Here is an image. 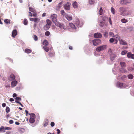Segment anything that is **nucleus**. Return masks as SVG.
Here are the masks:
<instances>
[{
    "label": "nucleus",
    "instance_id": "f257e3e1",
    "mask_svg": "<svg viewBox=\"0 0 134 134\" xmlns=\"http://www.w3.org/2000/svg\"><path fill=\"white\" fill-rule=\"evenodd\" d=\"M119 11L120 12V15L124 16L129 14V11L127 8L125 7H120L119 8Z\"/></svg>",
    "mask_w": 134,
    "mask_h": 134
},
{
    "label": "nucleus",
    "instance_id": "f03ea898",
    "mask_svg": "<svg viewBox=\"0 0 134 134\" xmlns=\"http://www.w3.org/2000/svg\"><path fill=\"white\" fill-rule=\"evenodd\" d=\"M50 18L53 22L54 24L57 21V16L56 14H53L52 15Z\"/></svg>",
    "mask_w": 134,
    "mask_h": 134
},
{
    "label": "nucleus",
    "instance_id": "7ed1b4c3",
    "mask_svg": "<svg viewBox=\"0 0 134 134\" xmlns=\"http://www.w3.org/2000/svg\"><path fill=\"white\" fill-rule=\"evenodd\" d=\"M55 24L58 27L61 29H65L64 26L63 24L57 21Z\"/></svg>",
    "mask_w": 134,
    "mask_h": 134
},
{
    "label": "nucleus",
    "instance_id": "20e7f679",
    "mask_svg": "<svg viewBox=\"0 0 134 134\" xmlns=\"http://www.w3.org/2000/svg\"><path fill=\"white\" fill-rule=\"evenodd\" d=\"M106 46L105 45H103L98 47L96 48V51L98 52H99L101 51L104 50L106 48Z\"/></svg>",
    "mask_w": 134,
    "mask_h": 134
},
{
    "label": "nucleus",
    "instance_id": "39448f33",
    "mask_svg": "<svg viewBox=\"0 0 134 134\" xmlns=\"http://www.w3.org/2000/svg\"><path fill=\"white\" fill-rule=\"evenodd\" d=\"M101 42V41L99 39H96L93 40L92 41L93 45L94 46H96L99 44Z\"/></svg>",
    "mask_w": 134,
    "mask_h": 134
},
{
    "label": "nucleus",
    "instance_id": "423d86ee",
    "mask_svg": "<svg viewBox=\"0 0 134 134\" xmlns=\"http://www.w3.org/2000/svg\"><path fill=\"white\" fill-rule=\"evenodd\" d=\"M131 0H121L120 1V4H126L128 3H130Z\"/></svg>",
    "mask_w": 134,
    "mask_h": 134
},
{
    "label": "nucleus",
    "instance_id": "0eeeda50",
    "mask_svg": "<svg viewBox=\"0 0 134 134\" xmlns=\"http://www.w3.org/2000/svg\"><path fill=\"white\" fill-rule=\"evenodd\" d=\"M70 4L69 3L67 2L64 5V8L65 10H69L70 8Z\"/></svg>",
    "mask_w": 134,
    "mask_h": 134
},
{
    "label": "nucleus",
    "instance_id": "6e6552de",
    "mask_svg": "<svg viewBox=\"0 0 134 134\" xmlns=\"http://www.w3.org/2000/svg\"><path fill=\"white\" fill-rule=\"evenodd\" d=\"M94 37L96 38H100L102 36V35L99 33H96L94 35Z\"/></svg>",
    "mask_w": 134,
    "mask_h": 134
},
{
    "label": "nucleus",
    "instance_id": "1a4fd4ad",
    "mask_svg": "<svg viewBox=\"0 0 134 134\" xmlns=\"http://www.w3.org/2000/svg\"><path fill=\"white\" fill-rule=\"evenodd\" d=\"M120 43L121 44L126 45L127 44V42L124 40L122 39L120 40Z\"/></svg>",
    "mask_w": 134,
    "mask_h": 134
},
{
    "label": "nucleus",
    "instance_id": "9d476101",
    "mask_svg": "<svg viewBox=\"0 0 134 134\" xmlns=\"http://www.w3.org/2000/svg\"><path fill=\"white\" fill-rule=\"evenodd\" d=\"M18 82L16 81H12L11 83V85L12 87L13 88L17 84Z\"/></svg>",
    "mask_w": 134,
    "mask_h": 134
},
{
    "label": "nucleus",
    "instance_id": "9b49d317",
    "mask_svg": "<svg viewBox=\"0 0 134 134\" xmlns=\"http://www.w3.org/2000/svg\"><path fill=\"white\" fill-rule=\"evenodd\" d=\"M123 83H122L120 82H118L116 84V86L120 88H122L123 87Z\"/></svg>",
    "mask_w": 134,
    "mask_h": 134
},
{
    "label": "nucleus",
    "instance_id": "f8f14e48",
    "mask_svg": "<svg viewBox=\"0 0 134 134\" xmlns=\"http://www.w3.org/2000/svg\"><path fill=\"white\" fill-rule=\"evenodd\" d=\"M49 122V120L48 119H45L43 122V126L44 127L47 126L48 125Z\"/></svg>",
    "mask_w": 134,
    "mask_h": 134
},
{
    "label": "nucleus",
    "instance_id": "ddd939ff",
    "mask_svg": "<svg viewBox=\"0 0 134 134\" xmlns=\"http://www.w3.org/2000/svg\"><path fill=\"white\" fill-rule=\"evenodd\" d=\"M15 76L13 74H12L9 76V80L10 81H12L15 79Z\"/></svg>",
    "mask_w": 134,
    "mask_h": 134
},
{
    "label": "nucleus",
    "instance_id": "4468645a",
    "mask_svg": "<svg viewBox=\"0 0 134 134\" xmlns=\"http://www.w3.org/2000/svg\"><path fill=\"white\" fill-rule=\"evenodd\" d=\"M17 32L16 30H14L12 31V36L13 37H14L15 36L17 35Z\"/></svg>",
    "mask_w": 134,
    "mask_h": 134
},
{
    "label": "nucleus",
    "instance_id": "2eb2a0df",
    "mask_svg": "<svg viewBox=\"0 0 134 134\" xmlns=\"http://www.w3.org/2000/svg\"><path fill=\"white\" fill-rule=\"evenodd\" d=\"M65 17L69 21L71 20L72 19V16L68 15V14L66 15Z\"/></svg>",
    "mask_w": 134,
    "mask_h": 134
},
{
    "label": "nucleus",
    "instance_id": "dca6fc26",
    "mask_svg": "<svg viewBox=\"0 0 134 134\" xmlns=\"http://www.w3.org/2000/svg\"><path fill=\"white\" fill-rule=\"evenodd\" d=\"M48 55L50 57H53L54 56L55 53L54 52H50L48 53Z\"/></svg>",
    "mask_w": 134,
    "mask_h": 134
},
{
    "label": "nucleus",
    "instance_id": "f3484780",
    "mask_svg": "<svg viewBox=\"0 0 134 134\" xmlns=\"http://www.w3.org/2000/svg\"><path fill=\"white\" fill-rule=\"evenodd\" d=\"M50 27V26L46 24V25L44 26L43 29L45 30L46 31L48 30Z\"/></svg>",
    "mask_w": 134,
    "mask_h": 134
},
{
    "label": "nucleus",
    "instance_id": "a211bd4d",
    "mask_svg": "<svg viewBox=\"0 0 134 134\" xmlns=\"http://www.w3.org/2000/svg\"><path fill=\"white\" fill-rule=\"evenodd\" d=\"M69 26L72 29H74L75 28V25L72 23L69 24Z\"/></svg>",
    "mask_w": 134,
    "mask_h": 134
},
{
    "label": "nucleus",
    "instance_id": "6ab92c4d",
    "mask_svg": "<svg viewBox=\"0 0 134 134\" xmlns=\"http://www.w3.org/2000/svg\"><path fill=\"white\" fill-rule=\"evenodd\" d=\"M28 114L30 115V118H32L35 119V115L33 113H29Z\"/></svg>",
    "mask_w": 134,
    "mask_h": 134
},
{
    "label": "nucleus",
    "instance_id": "aec40b11",
    "mask_svg": "<svg viewBox=\"0 0 134 134\" xmlns=\"http://www.w3.org/2000/svg\"><path fill=\"white\" fill-rule=\"evenodd\" d=\"M46 22L47 23L46 24L51 26L52 23L51 21L50 20L47 19L46 21Z\"/></svg>",
    "mask_w": 134,
    "mask_h": 134
},
{
    "label": "nucleus",
    "instance_id": "412c9836",
    "mask_svg": "<svg viewBox=\"0 0 134 134\" xmlns=\"http://www.w3.org/2000/svg\"><path fill=\"white\" fill-rule=\"evenodd\" d=\"M43 44L44 45L46 46L48 45V41L46 40H44L43 43Z\"/></svg>",
    "mask_w": 134,
    "mask_h": 134
},
{
    "label": "nucleus",
    "instance_id": "4be33fe9",
    "mask_svg": "<svg viewBox=\"0 0 134 134\" xmlns=\"http://www.w3.org/2000/svg\"><path fill=\"white\" fill-rule=\"evenodd\" d=\"M25 52L27 53H30L32 51L29 49L26 48L25 49Z\"/></svg>",
    "mask_w": 134,
    "mask_h": 134
},
{
    "label": "nucleus",
    "instance_id": "5701e85b",
    "mask_svg": "<svg viewBox=\"0 0 134 134\" xmlns=\"http://www.w3.org/2000/svg\"><path fill=\"white\" fill-rule=\"evenodd\" d=\"M43 48L46 52H48L49 49V47L46 46H43Z\"/></svg>",
    "mask_w": 134,
    "mask_h": 134
},
{
    "label": "nucleus",
    "instance_id": "b1692460",
    "mask_svg": "<svg viewBox=\"0 0 134 134\" xmlns=\"http://www.w3.org/2000/svg\"><path fill=\"white\" fill-rule=\"evenodd\" d=\"M116 57V55L115 54H112L110 56V59L111 60H113Z\"/></svg>",
    "mask_w": 134,
    "mask_h": 134
},
{
    "label": "nucleus",
    "instance_id": "393cba45",
    "mask_svg": "<svg viewBox=\"0 0 134 134\" xmlns=\"http://www.w3.org/2000/svg\"><path fill=\"white\" fill-rule=\"evenodd\" d=\"M72 5L75 8H77V3L76 2H75L73 3Z\"/></svg>",
    "mask_w": 134,
    "mask_h": 134
},
{
    "label": "nucleus",
    "instance_id": "a878e982",
    "mask_svg": "<svg viewBox=\"0 0 134 134\" xmlns=\"http://www.w3.org/2000/svg\"><path fill=\"white\" fill-rule=\"evenodd\" d=\"M35 119L30 118L29 119V122L31 123H33L35 121Z\"/></svg>",
    "mask_w": 134,
    "mask_h": 134
},
{
    "label": "nucleus",
    "instance_id": "bb28decb",
    "mask_svg": "<svg viewBox=\"0 0 134 134\" xmlns=\"http://www.w3.org/2000/svg\"><path fill=\"white\" fill-rule=\"evenodd\" d=\"M61 14L63 16H65L67 14L65 13V12H64V11L62 10H61Z\"/></svg>",
    "mask_w": 134,
    "mask_h": 134
},
{
    "label": "nucleus",
    "instance_id": "cd10ccee",
    "mask_svg": "<svg viewBox=\"0 0 134 134\" xmlns=\"http://www.w3.org/2000/svg\"><path fill=\"white\" fill-rule=\"evenodd\" d=\"M61 3H62V2H60L59 3V5L56 8V10H59L60 9V8H61V6L60 5V4H61Z\"/></svg>",
    "mask_w": 134,
    "mask_h": 134
},
{
    "label": "nucleus",
    "instance_id": "c85d7f7f",
    "mask_svg": "<svg viewBox=\"0 0 134 134\" xmlns=\"http://www.w3.org/2000/svg\"><path fill=\"white\" fill-rule=\"evenodd\" d=\"M5 130V128L3 126H2L0 128V131H2L4 132H5V131L4 130Z\"/></svg>",
    "mask_w": 134,
    "mask_h": 134
},
{
    "label": "nucleus",
    "instance_id": "c756f323",
    "mask_svg": "<svg viewBox=\"0 0 134 134\" xmlns=\"http://www.w3.org/2000/svg\"><path fill=\"white\" fill-rule=\"evenodd\" d=\"M120 64L121 66L122 67H125V63L123 62H121Z\"/></svg>",
    "mask_w": 134,
    "mask_h": 134
},
{
    "label": "nucleus",
    "instance_id": "7c9ffc66",
    "mask_svg": "<svg viewBox=\"0 0 134 134\" xmlns=\"http://www.w3.org/2000/svg\"><path fill=\"white\" fill-rule=\"evenodd\" d=\"M128 77L129 79H133V76L132 75L130 74L128 75Z\"/></svg>",
    "mask_w": 134,
    "mask_h": 134
},
{
    "label": "nucleus",
    "instance_id": "2f4dec72",
    "mask_svg": "<svg viewBox=\"0 0 134 134\" xmlns=\"http://www.w3.org/2000/svg\"><path fill=\"white\" fill-rule=\"evenodd\" d=\"M121 21L122 23H126L127 22V20L125 18L121 19Z\"/></svg>",
    "mask_w": 134,
    "mask_h": 134
},
{
    "label": "nucleus",
    "instance_id": "473e14b6",
    "mask_svg": "<svg viewBox=\"0 0 134 134\" xmlns=\"http://www.w3.org/2000/svg\"><path fill=\"white\" fill-rule=\"evenodd\" d=\"M5 111L7 113H9L10 111L9 108L8 107H7L5 109Z\"/></svg>",
    "mask_w": 134,
    "mask_h": 134
},
{
    "label": "nucleus",
    "instance_id": "72a5a7b5",
    "mask_svg": "<svg viewBox=\"0 0 134 134\" xmlns=\"http://www.w3.org/2000/svg\"><path fill=\"white\" fill-rule=\"evenodd\" d=\"M4 22L7 24L8 23L9 24L10 23V20L8 19H6L4 20Z\"/></svg>",
    "mask_w": 134,
    "mask_h": 134
},
{
    "label": "nucleus",
    "instance_id": "f704fd0d",
    "mask_svg": "<svg viewBox=\"0 0 134 134\" xmlns=\"http://www.w3.org/2000/svg\"><path fill=\"white\" fill-rule=\"evenodd\" d=\"M115 37L117 39L116 40H119V41L120 40H121L120 36H119L118 35H115Z\"/></svg>",
    "mask_w": 134,
    "mask_h": 134
},
{
    "label": "nucleus",
    "instance_id": "c9c22d12",
    "mask_svg": "<svg viewBox=\"0 0 134 134\" xmlns=\"http://www.w3.org/2000/svg\"><path fill=\"white\" fill-rule=\"evenodd\" d=\"M28 21L26 19H25L24 20V24L25 25H26L28 24Z\"/></svg>",
    "mask_w": 134,
    "mask_h": 134
},
{
    "label": "nucleus",
    "instance_id": "e433bc0d",
    "mask_svg": "<svg viewBox=\"0 0 134 134\" xmlns=\"http://www.w3.org/2000/svg\"><path fill=\"white\" fill-rule=\"evenodd\" d=\"M76 24L78 25L80 27L81 26V25H80V21L78 19H77L76 20Z\"/></svg>",
    "mask_w": 134,
    "mask_h": 134
},
{
    "label": "nucleus",
    "instance_id": "4c0bfd02",
    "mask_svg": "<svg viewBox=\"0 0 134 134\" xmlns=\"http://www.w3.org/2000/svg\"><path fill=\"white\" fill-rule=\"evenodd\" d=\"M40 21V19L38 18H35L34 21L35 23H38Z\"/></svg>",
    "mask_w": 134,
    "mask_h": 134
},
{
    "label": "nucleus",
    "instance_id": "58836bf2",
    "mask_svg": "<svg viewBox=\"0 0 134 134\" xmlns=\"http://www.w3.org/2000/svg\"><path fill=\"white\" fill-rule=\"evenodd\" d=\"M127 53V51H126V50L123 51L121 52V54L122 55H125Z\"/></svg>",
    "mask_w": 134,
    "mask_h": 134
},
{
    "label": "nucleus",
    "instance_id": "ea45409f",
    "mask_svg": "<svg viewBox=\"0 0 134 134\" xmlns=\"http://www.w3.org/2000/svg\"><path fill=\"white\" fill-rule=\"evenodd\" d=\"M104 24V23L103 21H102L100 22L99 24L100 26L101 27H102L103 26Z\"/></svg>",
    "mask_w": 134,
    "mask_h": 134
},
{
    "label": "nucleus",
    "instance_id": "a19ab883",
    "mask_svg": "<svg viewBox=\"0 0 134 134\" xmlns=\"http://www.w3.org/2000/svg\"><path fill=\"white\" fill-rule=\"evenodd\" d=\"M103 10L102 9V7H101L100 8V10H99V14L100 15H102L103 14Z\"/></svg>",
    "mask_w": 134,
    "mask_h": 134
},
{
    "label": "nucleus",
    "instance_id": "79ce46f5",
    "mask_svg": "<svg viewBox=\"0 0 134 134\" xmlns=\"http://www.w3.org/2000/svg\"><path fill=\"white\" fill-rule=\"evenodd\" d=\"M29 10L33 12H35V10L33 8H31V7H29Z\"/></svg>",
    "mask_w": 134,
    "mask_h": 134
},
{
    "label": "nucleus",
    "instance_id": "37998d69",
    "mask_svg": "<svg viewBox=\"0 0 134 134\" xmlns=\"http://www.w3.org/2000/svg\"><path fill=\"white\" fill-rule=\"evenodd\" d=\"M111 12L113 14H114L115 13V10L114 9L113 7H111Z\"/></svg>",
    "mask_w": 134,
    "mask_h": 134
},
{
    "label": "nucleus",
    "instance_id": "c03bdc74",
    "mask_svg": "<svg viewBox=\"0 0 134 134\" xmlns=\"http://www.w3.org/2000/svg\"><path fill=\"white\" fill-rule=\"evenodd\" d=\"M50 33L48 31H47L45 32V35L47 36H48L49 35Z\"/></svg>",
    "mask_w": 134,
    "mask_h": 134
},
{
    "label": "nucleus",
    "instance_id": "a18cd8bd",
    "mask_svg": "<svg viewBox=\"0 0 134 134\" xmlns=\"http://www.w3.org/2000/svg\"><path fill=\"white\" fill-rule=\"evenodd\" d=\"M126 75H124L121 77V79L122 80H126Z\"/></svg>",
    "mask_w": 134,
    "mask_h": 134
},
{
    "label": "nucleus",
    "instance_id": "49530a36",
    "mask_svg": "<svg viewBox=\"0 0 134 134\" xmlns=\"http://www.w3.org/2000/svg\"><path fill=\"white\" fill-rule=\"evenodd\" d=\"M132 54L130 52H129L127 54V57L129 58H131Z\"/></svg>",
    "mask_w": 134,
    "mask_h": 134
},
{
    "label": "nucleus",
    "instance_id": "de8ad7c7",
    "mask_svg": "<svg viewBox=\"0 0 134 134\" xmlns=\"http://www.w3.org/2000/svg\"><path fill=\"white\" fill-rule=\"evenodd\" d=\"M17 100L19 101H21V98L19 97H16V98H15V100Z\"/></svg>",
    "mask_w": 134,
    "mask_h": 134
},
{
    "label": "nucleus",
    "instance_id": "09e8293b",
    "mask_svg": "<svg viewBox=\"0 0 134 134\" xmlns=\"http://www.w3.org/2000/svg\"><path fill=\"white\" fill-rule=\"evenodd\" d=\"M121 71L122 72H127L126 69L124 68H122L121 69Z\"/></svg>",
    "mask_w": 134,
    "mask_h": 134
},
{
    "label": "nucleus",
    "instance_id": "8fccbe9b",
    "mask_svg": "<svg viewBox=\"0 0 134 134\" xmlns=\"http://www.w3.org/2000/svg\"><path fill=\"white\" fill-rule=\"evenodd\" d=\"M109 34L110 36L111 37H113L114 35L113 33L111 32H109Z\"/></svg>",
    "mask_w": 134,
    "mask_h": 134
},
{
    "label": "nucleus",
    "instance_id": "3c124183",
    "mask_svg": "<svg viewBox=\"0 0 134 134\" xmlns=\"http://www.w3.org/2000/svg\"><path fill=\"white\" fill-rule=\"evenodd\" d=\"M34 38L35 41H37L38 40V38L37 36L36 35H34Z\"/></svg>",
    "mask_w": 134,
    "mask_h": 134
},
{
    "label": "nucleus",
    "instance_id": "603ef678",
    "mask_svg": "<svg viewBox=\"0 0 134 134\" xmlns=\"http://www.w3.org/2000/svg\"><path fill=\"white\" fill-rule=\"evenodd\" d=\"M15 102H16V103H19V104H20L21 105V106L22 107H23V104H21L20 102H19L17 100H15Z\"/></svg>",
    "mask_w": 134,
    "mask_h": 134
},
{
    "label": "nucleus",
    "instance_id": "864d4df0",
    "mask_svg": "<svg viewBox=\"0 0 134 134\" xmlns=\"http://www.w3.org/2000/svg\"><path fill=\"white\" fill-rule=\"evenodd\" d=\"M127 69L128 70L130 71L133 70V69L131 67H129L127 68Z\"/></svg>",
    "mask_w": 134,
    "mask_h": 134
},
{
    "label": "nucleus",
    "instance_id": "5fc2aeb1",
    "mask_svg": "<svg viewBox=\"0 0 134 134\" xmlns=\"http://www.w3.org/2000/svg\"><path fill=\"white\" fill-rule=\"evenodd\" d=\"M114 41V40L113 38H111L109 40L110 42L111 43H113Z\"/></svg>",
    "mask_w": 134,
    "mask_h": 134
},
{
    "label": "nucleus",
    "instance_id": "6e6d98bb",
    "mask_svg": "<svg viewBox=\"0 0 134 134\" xmlns=\"http://www.w3.org/2000/svg\"><path fill=\"white\" fill-rule=\"evenodd\" d=\"M104 36L106 37H107L108 36V33L107 32H105L104 34Z\"/></svg>",
    "mask_w": 134,
    "mask_h": 134
},
{
    "label": "nucleus",
    "instance_id": "4d7b16f0",
    "mask_svg": "<svg viewBox=\"0 0 134 134\" xmlns=\"http://www.w3.org/2000/svg\"><path fill=\"white\" fill-rule=\"evenodd\" d=\"M55 125L54 123V122H51V125L52 127H53Z\"/></svg>",
    "mask_w": 134,
    "mask_h": 134
},
{
    "label": "nucleus",
    "instance_id": "13d9d810",
    "mask_svg": "<svg viewBox=\"0 0 134 134\" xmlns=\"http://www.w3.org/2000/svg\"><path fill=\"white\" fill-rule=\"evenodd\" d=\"M109 23H110V25H112L111 21V18L110 17L109 18Z\"/></svg>",
    "mask_w": 134,
    "mask_h": 134
},
{
    "label": "nucleus",
    "instance_id": "bf43d9fd",
    "mask_svg": "<svg viewBox=\"0 0 134 134\" xmlns=\"http://www.w3.org/2000/svg\"><path fill=\"white\" fill-rule=\"evenodd\" d=\"M9 122L10 124H13V123L14 122H13V120H11L9 121Z\"/></svg>",
    "mask_w": 134,
    "mask_h": 134
},
{
    "label": "nucleus",
    "instance_id": "052dcab7",
    "mask_svg": "<svg viewBox=\"0 0 134 134\" xmlns=\"http://www.w3.org/2000/svg\"><path fill=\"white\" fill-rule=\"evenodd\" d=\"M5 130H10L11 129V128L9 127H5Z\"/></svg>",
    "mask_w": 134,
    "mask_h": 134
},
{
    "label": "nucleus",
    "instance_id": "680f3d73",
    "mask_svg": "<svg viewBox=\"0 0 134 134\" xmlns=\"http://www.w3.org/2000/svg\"><path fill=\"white\" fill-rule=\"evenodd\" d=\"M2 105L3 107H4L6 106V104L5 103H2Z\"/></svg>",
    "mask_w": 134,
    "mask_h": 134
},
{
    "label": "nucleus",
    "instance_id": "e2e57ef3",
    "mask_svg": "<svg viewBox=\"0 0 134 134\" xmlns=\"http://www.w3.org/2000/svg\"><path fill=\"white\" fill-rule=\"evenodd\" d=\"M17 96L16 94L14 93L13 94V97H15Z\"/></svg>",
    "mask_w": 134,
    "mask_h": 134
},
{
    "label": "nucleus",
    "instance_id": "0e129e2a",
    "mask_svg": "<svg viewBox=\"0 0 134 134\" xmlns=\"http://www.w3.org/2000/svg\"><path fill=\"white\" fill-rule=\"evenodd\" d=\"M57 133L58 134H59L60 133V131L59 129H58L57 130Z\"/></svg>",
    "mask_w": 134,
    "mask_h": 134
},
{
    "label": "nucleus",
    "instance_id": "69168bd1",
    "mask_svg": "<svg viewBox=\"0 0 134 134\" xmlns=\"http://www.w3.org/2000/svg\"><path fill=\"white\" fill-rule=\"evenodd\" d=\"M9 101L10 102H12L14 101V99L13 98H10L9 99Z\"/></svg>",
    "mask_w": 134,
    "mask_h": 134
},
{
    "label": "nucleus",
    "instance_id": "338daca9",
    "mask_svg": "<svg viewBox=\"0 0 134 134\" xmlns=\"http://www.w3.org/2000/svg\"><path fill=\"white\" fill-rule=\"evenodd\" d=\"M34 13L33 14V16H35L37 15V13H35V12H34Z\"/></svg>",
    "mask_w": 134,
    "mask_h": 134
},
{
    "label": "nucleus",
    "instance_id": "774afa93",
    "mask_svg": "<svg viewBox=\"0 0 134 134\" xmlns=\"http://www.w3.org/2000/svg\"><path fill=\"white\" fill-rule=\"evenodd\" d=\"M131 58L133 59H134V54H132Z\"/></svg>",
    "mask_w": 134,
    "mask_h": 134
}]
</instances>
